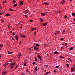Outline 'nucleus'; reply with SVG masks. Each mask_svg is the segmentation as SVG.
I'll return each mask as SVG.
<instances>
[{
    "instance_id": "nucleus-1",
    "label": "nucleus",
    "mask_w": 75,
    "mask_h": 75,
    "mask_svg": "<svg viewBox=\"0 0 75 75\" xmlns=\"http://www.w3.org/2000/svg\"><path fill=\"white\" fill-rule=\"evenodd\" d=\"M20 36L21 37H22V38H25L26 37V36L24 35L21 34L20 35Z\"/></svg>"
},
{
    "instance_id": "nucleus-2",
    "label": "nucleus",
    "mask_w": 75,
    "mask_h": 75,
    "mask_svg": "<svg viewBox=\"0 0 75 75\" xmlns=\"http://www.w3.org/2000/svg\"><path fill=\"white\" fill-rule=\"evenodd\" d=\"M37 30V28H32L31 29V31H34L35 30Z\"/></svg>"
},
{
    "instance_id": "nucleus-3",
    "label": "nucleus",
    "mask_w": 75,
    "mask_h": 75,
    "mask_svg": "<svg viewBox=\"0 0 75 75\" xmlns=\"http://www.w3.org/2000/svg\"><path fill=\"white\" fill-rule=\"evenodd\" d=\"M16 64V63L15 62L14 63H13V62H11L10 63V65L11 66H12V65H14Z\"/></svg>"
},
{
    "instance_id": "nucleus-4",
    "label": "nucleus",
    "mask_w": 75,
    "mask_h": 75,
    "mask_svg": "<svg viewBox=\"0 0 75 75\" xmlns=\"http://www.w3.org/2000/svg\"><path fill=\"white\" fill-rule=\"evenodd\" d=\"M34 50H37V51H38V49L37 48V47H36V46H34Z\"/></svg>"
},
{
    "instance_id": "nucleus-5",
    "label": "nucleus",
    "mask_w": 75,
    "mask_h": 75,
    "mask_svg": "<svg viewBox=\"0 0 75 75\" xmlns=\"http://www.w3.org/2000/svg\"><path fill=\"white\" fill-rule=\"evenodd\" d=\"M24 2H23V1H21L19 2V4H20V5H23V3Z\"/></svg>"
},
{
    "instance_id": "nucleus-6",
    "label": "nucleus",
    "mask_w": 75,
    "mask_h": 75,
    "mask_svg": "<svg viewBox=\"0 0 75 75\" xmlns=\"http://www.w3.org/2000/svg\"><path fill=\"white\" fill-rule=\"evenodd\" d=\"M18 55H19V57H18V58L19 59H20V57H21V53L19 52L18 53Z\"/></svg>"
},
{
    "instance_id": "nucleus-7",
    "label": "nucleus",
    "mask_w": 75,
    "mask_h": 75,
    "mask_svg": "<svg viewBox=\"0 0 75 75\" xmlns=\"http://www.w3.org/2000/svg\"><path fill=\"white\" fill-rule=\"evenodd\" d=\"M60 3H62V4H64L65 3V1H64V0H62Z\"/></svg>"
},
{
    "instance_id": "nucleus-8",
    "label": "nucleus",
    "mask_w": 75,
    "mask_h": 75,
    "mask_svg": "<svg viewBox=\"0 0 75 75\" xmlns=\"http://www.w3.org/2000/svg\"><path fill=\"white\" fill-rule=\"evenodd\" d=\"M47 24L48 23H45L43 24V26L44 27H45V26H47Z\"/></svg>"
},
{
    "instance_id": "nucleus-9",
    "label": "nucleus",
    "mask_w": 75,
    "mask_h": 75,
    "mask_svg": "<svg viewBox=\"0 0 75 75\" xmlns=\"http://www.w3.org/2000/svg\"><path fill=\"white\" fill-rule=\"evenodd\" d=\"M15 37L16 40L17 41L18 40V36L17 35H16Z\"/></svg>"
},
{
    "instance_id": "nucleus-10",
    "label": "nucleus",
    "mask_w": 75,
    "mask_h": 75,
    "mask_svg": "<svg viewBox=\"0 0 75 75\" xmlns=\"http://www.w3.org/2000/svg\"><path fill=\"white\" fill-rule=\"evenodd\" d=\"M38 58H39V59H40V60H41H41H42V59L41 58V57L40 55H38Z\"/></svg>"
},
{
    "instance_id": "nucleus-11",
    "label": "nucleus",
    "mask_w": 75,
    "mask_h": 75,
    "mask_svg": "<svg viewBox=\"0 0 75 75\" xmlns=\"http://www.w3.org/2000/svg\"><path fill=\"white\" fill-rule=\"evenodd\" d=\"M6 73H7V72L6 71L3 72L2 73V75H5L6 74Z\"/></svg>"
},
{
    "instance_id": "nucleus-12",
    "label": "nucleus",
    "mask_w": 75,
    "mask_h": 75,
    "mask_svg": "<svg viewBox=\"0 0 75 75\" xmlns=\"http://www.w3.org/2000/svg\"><path fill=\"white\" fill-rule=\"evenodd\" d=\"M74 71V67H71V72H73Z\"/></svg>"
},
{
    "instance_id": "nucleus-13",
    "label": "nucleus",
    "mask_w": 75,
    "mask_h": 75,
    "mask_svg": "<svg viewBox=\"0 0 75 75\" xmlns=\"http://www.w3.org/2000/svg\"><path fill=\"white\" fill-rule=\"evenodd\" d=\"M47 14L44 13H41V16H45V15H46Z\"/></svg>"
},
{
    "instance_id": "nucleus-14",
    "label": "nucleus",
    "mask_w": 75,
    "mask_h": 75,
    "mask_svg": "<svg viewBox=\"0 0 75 75\" xmlns=\"http://www.w3.org/2000/svg\"><path fill=\"white\" fill-rule=\"evenodd\" d=\"M54 54H56V55H58L59 54H58V52L57 51H55L54 52Z\"/></svg>"
},
{
    "instance_id": "nucleus-15",
    "label": "nucleus",
    "mask_w": 75,
    "mask_h": 75,
    "mask_svg": "<svg viewBox=\"0 0 75 75\" xmlns=\"http://www.w3.org/2000/svg\"><path fill=\"white\" fill-rule=\"evenodd\" d=\"M13 67H14V66H11L10 67H9V69H12V68H13Z\"/></svg>"
},
{
    "instance_id": "nucleus-16",
    "label": "nucleus",
    "mask_w": 75,
    "mask_h": 75,
    "mask_svg": "<svg viewBox=\"0 0 75 75\" xmlns=\"http://www.w3.org/2000/svg\"><path fill=\"white\" fill-rule=\"evenodd\" d=\"M35 71H38V68H37V67H35Z\"/></svg>"
},
{
    "instance_id": "nucleus-17",
    "label": "nucleus",
    "mask_w": 75,
    "mask_h": 75,
    "mask_svg": "<svg viewBox=\"0 0 75 75\" xmlns=\"http://www.w3.org/2000/svg\"><path fill=\"white\" fill-rule=\"evenodd\" d=\"M6 16H8L9 17H10V16H11V15L7 13L6 14Z\"/></svg>"
},
{
    "instance_id": "nucleus-18",
    "label": "nucleus",
    "mask_w": 75,
    "mask_h": 75,
    "mask_svg": "<svg viewBox=\"0 0 75 75\" xmlns=\"http://www.w3.org/2000/svg\"><path fill=\"white\" fill-rule=\"evenodd\" d=\"M25 13H28V10H26L25 11Z\"/></svg>"
},
{
    "instance_id": "nucleus-19",
    "label": "nucleus",
    "mask_w": 75,
    "mask_h": 75,
    "mask_svg": "<svg viewBox=\"0 0 75 75\" xmlns=\"http://www.w3.org/2000/svg\"><path fill=\"white\" fill-rule=\"evenodd\" d=\"M9 10H10V11H14V10L13 9H12L11 8H10L9 9Z\"/></svg>"
},
{
    "instance_id": "nucleus-20",
    "label": "nucleus",
    "mask_w": 75,
    "mask_h": 75,
    "mask_svg": "<svg viewBox=\"0 0 75 75\" xmlns=\"http://www.w3.org/2000/svg\"><path fill=\"white\" fill-rule=\"evenodd\" d=\"M8 54H13V52H10L9 51H8Z\"/></svg>"
},
{
    "instance_id": "nucleus-21",
    "label": "nucleus",
    "mask_w": 75,
    "mask_h": 75,
    "mask_svg": "<svg viewBox=\"0 0 75 75\" xmlns=\"http://www.w3.org/2000/svg\"><path fill=\"white\" fill-rule=\"evenodd\" d=\"M68 60L69 61H72V59H71L70 58H67Z\"/></svg>"
},
{
    "instance_id": "nucleus-22",
    "label": "nucleus",
    "mask_w": 75,
    "mask_h": 75,
    "mask_svg": "<svg viewBox=\"0 0 75 75\" xmlns=\"http://www.w3.org/2000/svg\"><path fill=\"white\" fill-rule=\"evenodd\" d=\"M44 4H45V5H48V4H48V3L44 2Z\"/></svg>"
},
{
    "instance_id": "nucleus-23",
    "label": "nucleus",
    "mask_w": 75,
    "mask_h": 75,
    "mask_svg": "<svg viewBox=\"0 0 75 75\" xmlns=\"http://www.w3.org/2000/svg\"><path fill=\"white\" fill-rule=\"evenodd\" d=\"M40 22H41V23L42 22V21H43V19H42V18H40Z\"/></svg>"
},
{
    "instance_id": "nucleus-24",
    "label": "nucleus",
    "mask_w": 75,
    "mask_h": 75,
    "mask_svg": "<svg viewBox=\"0 0 75 75\" xmlns=\"http://www.w3.org/2000/svg\"><path fill=\"white\" fill-rule=\"evenodd\" d=\"M3 45L1 44L0 45V48H3Z\"/></svg>"
},
{
    "instance_id": "nucleus-25",
    "label": "nucleus",
    "mask_w": 75,
    "mask_h": 75,
    "mask_svg": "<svg viewBox=\"0 0 75 75\" xmlns=\"http://www.w3.org/2000/svg\"><path fill=\"white\" fill-rule=\"evenodd\" d=\"M73 47H71L69 49V50H70V51H72V50H73Z\"/></svg>"
},
{
    "instance_id": "nucleus-26",
    "label": "nucleus",
    "mask_w": 75,
    "mask_h": 75,
    "mask_svg": "<svg viewBox=\"0 0 75 75\" xmlns=\"http://www.w3.org/2000/svg\"><path fill=\"white\" fill-rule=\"evenodd\" d=\"M17 4H15L13 5V7H17Z\"/></svg>"
},
{
    "instance_id": "nucleus-27",
    "label": "nucleus",
    "mask_w": 75,
    "mask_h": 75,
    "mask_svg": "<svg viewBox=\"0 0 75 75\" xmlns=\"http://www.w3.org/2000/svg\"><path fill=\"white\" fill-rule=\"evenodd\" d=\"M8 64H9L8 63H6L5 64V66H6V65H8Z\"/></svg>"
},
{
    "instance_id": "nucleus-28",
    "label": "nucleus",
    "mask_w": 75,
    "mask_h": 75,
    "mask_svg": "<svg viewBox=\"0 0 75 75\" xmlns=\"http://www.w3.org/2000/svg\"><path fill=\"white\" fill-rule=\"evenodd\" d=\"M17 67H18V65H16V66L14 68V69H16L17 68Z\"/></svg>"
},
{
    "instance_id": "nucleus-29",
    "label": "nucleus",
    "mask_w": 75,
    "mask_h": 75,
    "mask_svg": "<svg viewBox=\"0 0 75 75\" xmlns=\"http://www.w3.org/2000/svg\"><path fill=\"white\" fill-rule=\"evenodd\" d=\"M65 30H63L62 34H64V33H65Z\"/></svg>"
},
{
    "instance_id": "nucleus-30",
    "label": "nucleus",
    "mask_w": 75,
    "mask_h": 75,
    "mask_svg": "<svg viewBox=\"0 0 75 75\" xmlns=\"http://www.w3.org/2000/svg\"><path fill=\"white\" fill-rule=\"evenodd\" d=\"M26 65H27V62H25L24 64V65L25 67L26 66Z\"/></svg>"
},
{
    "instance_id": "nucleus-31",
    "label": "nucleus",
    "mask_w": 75,
    "mask_h": 75,
    "mask_svg": "<svg viewBox=\"0 0 75 75\" xmlns=\"http://www.w3.org/2000/svg\"><path fill=\"white\" fill-rule=\"evenodd\" d=\"M64 17H65V19H67V18H68V17H67V15H65L64 16Z\"/></svg>"
},
{
    "instance_id": "nucleus-32",
    "label": "nucleus",
    "mask_w": 75,
    "mask_h": 75,
    "mask_svg": "<svg viewBox=\"0 0 75 75\" xmlns=\"http://www.w3.org/2000/svg\"><path fill=\"white\" fill-rule=\"evenodd\" d=\"M36 46H37V47H39V46H40V45H39V44H36Z\"/></svg>"
},
{
    "instance_id": "nucleus-33",
    "label": "nucleus",
    "mask_w": 75,
    "mask_h": 75,
    "mask_svg": "<svg viewBox=\"0 0 75 75\" xmlns=\"http://www.w3.org/2000/svg\"><path fill=\"white\" fill-rule=\"evenodd\" d=\"M13 61V59H11L9 61V62H12Z\"/></svg>"
},
{
    "instance_id": "nucleus-34",
    "label": "nucleus",
    "mask_w": 75,
    "mask_h": 75,
    "mask_svg": "<svg viewBox=\"0 0 75 75\" xmlns=\"http://www.w3.org/2000/svg\"><path fill=\"white\" fill-rule=\"evenodd\" d=\"M72 15L73 16H75V13H72Z\"/></svg>"
},
{
    "instance_id": "nucleus-35",
    "label": "nucleus",
    "mask_w": 75,
    "mask_h": 75,
    "mask_svg": "<svg viewBox=\"0 0 75 75\" xmlns=\"http://www.w3.org/2000/svg\"><path fill=\"white\" fill-rule=\"evenodd\" d=\"M49 73H50V72H47L45 74V75H47V74H49Z\"/></svg>"
},
{
    "instance_id": "nucleus-36",
    "label": "nucleus",
    "mask_w": 75,
    "mask_h": 75,
    "mask_svg": "<svg viewBox=\"0 0 75 75\" xmlns=\"http://www.w3.org/2000/svg\"><path fill=\"white\" fill-rule=\"evenodd\" d=\"M59 68V66H57L55 67L56 68Z\"/></svg>"
},
{
    "instance_id": "nucleus-37",
    "label": "nucleus",
    "mask_w": 75,
    "mask_h": 75,
    "mask_svg": "<svg viewBox=\"0 0 75 75\" xmlns=\"http://www.w3.org/2000/svg\"><path fill=\"white\" fill-rule=\"evenodd\" d=\"M12 34H13V36H14V35H15V33L14 32H13V33Z\"/></svg>"
},
{
    "instance_id": "nucleus-38",
    "label": "nucleus",
    "mask_w": 75,
    "mask_h": 75,
    "mask_svg": "<svg viewBox=\"0 0 75 75\" xmlns=\"http://www.w3.org/2000/svg\"><path fill=\"white\" fill-rule=\"evenodd\" d=\"M60 58H64V57L62 56H61Z\"/></svg>"
},
{
    "instance_id": "nucleus-39",
    "label": "nucleus",
    "mask_w": 75,
    "mask_h": 75,
    "mask_svg": "<svg viewBox=\"0 0 75 75\" xmlns=\"http://www.w3.org/2000/svg\"><path fill=\"white\" fill-rule=\"evenodd\" d=\"M35 61H37V58L35 57Z\"/></svg>"
},
{
    "instance_id": "nucleus-40",
    "label": "nucleus",
    "mask_w": 75,
    "mask_h": 75,
    "mask_svg": "<svg viewBox=\"0 0 75 75\" xmlns=\"http://www.w3.org/2000/svg\"><path fill=\"white\" fill-rule=\"evenodd\" d=\"M34 35H36V34H37V33L36 32H34Z\"/></svg>"
},
{
    "instance_id": "nucleus-41",
    "label": "nucleus",
    "mask_w": 75,
    "mask_h": 75,
    "mask_svg": "<svg viewBox=\"0 0 75 75\" xmlns=\"http://www.w3.org/2000/svg\"><path fill=\"white\" fill-rule=\"evenodd\" d=\"M29 21L30 22H33V20H29Z\"/></svg>"
},
{
    "instance_id": "nucleus-42",
    "label": "nucleus",
    "mask_w": 75,
    "mask_h": 75,
    "mask_svg": "<svg viewBox=\"0 0 75 75\" xmlns=\"http://www.w3.org/2000/svg\"><path fill=\"white\" fill-rule=\"evenodd\" d=\"M63 39H64L63 38H62L60 39L61 41H62V40H63Z\"/></svg>"
},
{
    "instance_id": "nucleus-43",
    "label": "nucleus",
    "mask_w": 75,
    "mask_h": 75,
    "mask_svg": "<svg viewBox=\"0 0 75 75\" xmlns=\"http://www.w3.org/2000/svg\"><path fill=\"white\" fill-rule=\"evenodd\" d=\"M59 33H60V31H58L57 32V34H58Z\"/></svg>"
},
{
    "instance_id": "nucleus-44",
    "label": "nucleus",
    "mask_w": 75,
    "mask_h": 75,
    "mask_svg": "<svg viewBox=\"0 0 75 75\" xmlns=\"http://www.w3.org/2000/svg\"><path fill=\"white\" fill-rule=\"evenodd\" d=\"M6 2H7V1H4L3 3H6Z\"/></svg>"
},
{
    "instance_id": "nucleus-45",
    "label": "nucleus",
    "mask_w": 75,
    "mask_h": 75,
    "mask_svg": "<svg viewBox=\"0 0 75 75\" xmlns=\"http://www.w3.org/2000/svg\"><path fill=\"white\" fill-rule=\"evenodd\" d=\"M66 65H67V67H69V65L67 64H66Z\"/></svg>"
},
{
    "instance_id": "nucleus-46",
    "label": "nucleus",
    "mask_w": 75,
    "mask_h": 75,
    "mask_svg": "<svg viewBox=\"0 0 75 75\" xmlns=\"http://www.w3.org/2000/svg\"><path fill=\"white\" fill-rule=\"evenodd\" d=\"M25 17H26V18H27V17H28V16H27V15H25Z\"/></svg>"
},
{
    "instance_id": "nucleus-47",
    "label": "nucleus",
    "mask_w": 75,
    "mask_h": 75,
    "mask_svg": "<svg viewBox=\"0 0 75 75\" xmlns=\"http://www.w3.org/2000/svg\"><path fill=\"white\" fill-rule=\"evenodd\" d=\"M61 50H62V49L64 48V47H61Z\"/></svg>"
},
{
    "instance_id": "nucleus-48",
    "label": "nucleus",
    "mask_w": 75,
    "mask_h": 75,
    "mask_svg": "<svg viewBox=\"0 0 75 75\" xmlns=\"http://www.w3.org/2000/svg\"><path fill=\"white\" fill-rule=\"evenodd\" d=\"M4 22V21H3V20H1V23H3Z\"/></svg>"
},
{
    "instance_id": "nucleus-49",
    "label": "nucleus",
    "mask_w": 75,
    "mask_h": 75,
    "mask_svg": "<svg viewBox=\"0 0 75 75\" xmlns=\"http://www.w3.org/2000/svg\"><path fill=\"white\" fill-rule=\"evenodd\" d=\"M32 64L33 65H35V62H33Z\"/></svg>"
},
{
    "instance_id": "nucleus-50",
    "label": "nucleus",
    "mask_w": 75,
    "mask_h": 75,
    "mask_svg": "<svg viewBox=\"0 0 75 75\" xmlns=\"http://www.w3.org/2000/svg\"><path fill=\"white\" fill-rule=\"evenodd\" d=\"M31 49L30 48H29L28 49V50H29V51H31Z\"/></svg>"
},
{
    "instance_id": "nucleus-51",
    "label": "nucleus",
    "mask_w": 75,
    "mask_h": 75,
    "mask_svg": "<svg viewBox=\"0 0 75 75\" xmlns=\"http://www.w3.org/2000/svg\"><path fill=\"white\" fill-rule=\"evenodd\" d=\"M64 45H66V46L67 45V43H65Z\"/></svg>"
},
{
    "instance_id": "nucleus-52",
    "label": "nucleus",
    "mask_w": 75,
    "mask_h": 75,
    "mask_svg": "<svg viewBox=\"0 0 75 75\" xmlns=\"http://www.w3.org/2000/svg\"><path fill=\"white\" fill-rule=\"evenodd\" d=\"M23 27H22V26H21L20 27V28H21V29H22Z\"/></svg>"
},
{
    "instance_id": "nucleus-53",
    "label": "nucleus",
    "mask_w": 75,
    "mask_h": 75,
    "mask_svg": "<svg viewBox=\"0 0 75 75\" xmlns=\"http://www.w3.org/2000/svg\"><path fill=\"white\" fill-rule=\"evenodd\" d=\"M13 3H16V1H15V0H13Z\"/></svg>"
},
{
    "instance_id": "nucleus-54",
    "label": "nucleus",
    "mask_w": 75,
    "mask_h": 75,
    "mask_svg": "<svg viewBox=\"0 0 75 75\" xmlns=\"http://www.w3.org/2000/svg\"><path fill=\"white\" fill-rule=\"evenodd\" d=\"M21 75H24V73H21Z\"/></svg>"
},
{
    "instance_id": "nucleus-55",
    "label": "nucleus",
    "mask_w": 75,
    "mask_h": 75,
    "mask_svg": "<svg viewBox=\"0 0 75 75\" xmlns=\"http://www.w3.org/2000/svg\"><path fill=\"white\" fill-rule=\"evenodd\" d=\"M2 14H3V13H0V15H2Z\"/></svg>"
},
{
    "instance_id": "nucleus-56",
    "label": "nucleus",
    "mask_w": 75,
    "mask_h": 75,
    "mask_svg": "<svg viewBox=\"0 0 75 75\" xmlns=\"http://www.w3.org/2000/svg\"><path fill=\"white\" fill-rule=\"evenodd\" d=\"M7 45H8V46H9V45H10V44H7Z\"/></svg>"
},
{
    "instance_id": "nucleus-57",
    "label": "nucleus",
    "mask_w": 75,
    "mask_h": 75,
    "mask_svg": "<svg viewBox=\"0 0 75 75\" xmlns=\"http://www.w3.org/2000/svg\"><path fill=\"white\" fill-rule=\"evenodd\" d=\"M10 33H11V34H12V31H10Z\"/></svg>"
},
{
    "instance_id": "nucleus-58",
    "label": "nucleus",
    "mask_w": 75,
    "mask_h": 75,
    "mask_svg": "<svg viewBox=\"0 0 75 75\" xmlns=\"http://www.w3.org/2000/svg\"><path fill=\"white\" fill-rule=\"evenodd\" d=\"M54 71L55 72H57V71H56V70H54Z\"/></svg>"
},
{
    "instance_id": "nucleus-59",
    "label": "nucleus",
    "mask_w": 75,
    "mask_h": 75,
    "mask_svg": "<svg viewBox=\"0 0 75 75\" xmlns=\"http://www.w3.org/2000/svg\"><path fill=\"white\" fill-rule=\"evenodd\" d=\"M14 39L13 38H12V40H13V41L14 40Z\"/></svg>"
},
{
    "instance_id": "nucleus-60",
    "label": "nucleus",
    "mask_w": 75,
    "mask_h": 75,
    "mask_svg": "<svg viewBox=\"0 0 75 75\" xmlns=\"http://www.w3.org/2000/svg\"><path fill=\"white\" fill-rule=\"evenodd\" d=\"M54 34H55V35H57V33H54Z\"/></svg>"
},
{
    "instance_id": "nucleus-61",
    "label": "nucleus",
    "mask_w": 75,
    "mask_h": 75,
    "mask_svg": "<svg viewBox=\"0 0 75 75\" xmlns=\"http://www.w3.org/2000/svg\"><path fill=\"white\" fill-rule=\"evenodd\" d=\"M73 24H75V23L74 22L73 23Z\"/></svg>"
},
{
    "instance_id": "nucleus-62",
    "label": "nucleus",
    "mask_w": 75,
    "mask_h": 75,
    "mask_svg": "<svg viewBox=\"0 0 75 75\" xmlns=\"http://www.w3.org/2000/svg\"><path fill=\"white\" fill-rule=\"evenodd\" d=\"M13 30H14V28H13Z\"/></svg>"
},
{
    "instance_id": "nucleus-63",
    "label": "nucleus",
    "mask_w": 75,
    "mask_h": 75,
    "mask_svg": "<svg viewBox=\"0 0 75 75\" xmlns=\"http://www.w3.org/2000/svg\"><path fill=\"white\" fill-rule=\"evenodd\" d=\"M44 45H47L46 44H44Z\"/></svg>"
},
{
    "instance_id": "nucleus-64",
    "label": "nucleus",
    "mask_w": 75,
    "mask_h": 75,
    "mask_svg": "<svg viewBox=\"0 0 75 75\" xmlns=\"http://www.w3.org/2000/svg\"><path fill=\"white\" fill-rule=\"evenodd\" d=\"M74 21H75V18L74 19Z\"/></svg>"
}]
</instances>
